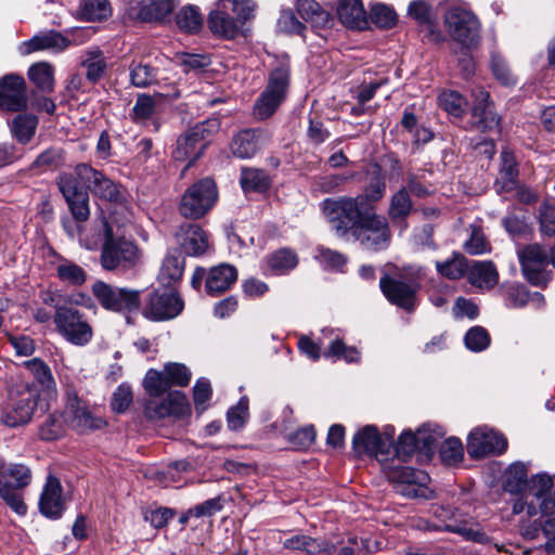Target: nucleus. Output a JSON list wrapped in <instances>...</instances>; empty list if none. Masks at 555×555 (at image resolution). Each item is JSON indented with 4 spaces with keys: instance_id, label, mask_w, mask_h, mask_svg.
<instances>
[{
    "instance_id": "nucleus-49",
    "label": "nucleus",
    "mask_w": 555,
    "mask_h": 555,
    "mask_svg": "<svg viewBox=\"0 0 555 555\" xmlns=\"http://www.w3.org/2000/svg\"><path fill=\"white\" fill-rule=\"evenodd\" d=\"M112 9L108 0H81L79 16L86 21H101L111 15Z\"/></svg>"
},
{
    "instance_id": "nucleus-56",
    "label": "nucleus",
    "mask_w": 555,
    "mask_h": 555,
    "mask_svg": "<svg viewBox=\"0 0 555 555\" xmlns=\"http://www.w3.org/2000/svg\"><path fill=\"white\" fill-rule=\"evenodd\" d=\"M1 475L5 479L13 481V487L17 489H25L30 485L33 479L30 468L24 464H11L7 468L3 467Z\"/></svg>"
},
{
    "instance_id": "nucleus-39",
    "label": "nucleus",
    "mask_w": 555,
    "mask_h": 555,
    "mask_svg": "<svg viewBox=\"0 0 555 555\" xmlns=\"http://www.w3.org/2000/svg\"><path fill=\"white\" fill-rule=\"evenodd\" d=\"M518 178V168L516 157L513 152L503 150L501 153V167L496 184L499 192L511 191L516 186Z\"/></svg>"
},
{
    "instance_id": "nucleus-47",
    "label": "nucleus",
    "mask_w": 555,
    "mask_h": 555,
    "mask_svg": "<svg viewBox=\"0 0 555 555\" xmlns=\"http://www.w3.org/2000/svg\"><path fill=\"white\" fill-rule=\"evenodd\" d=\"M240 183L245 192H263L269 188L270 180L262 169L243 168Z\"/></svg>"
},
{
    "instance_id": "nucleus-1",
    "label": "nucleus",
    "mask_w": 555,
    "mask_h": 555,
    "mask_svg": "<svg viewBox=\"0 0 555 555\" xmlns=\"http://www.w3.org/2000/svg\"><path fill=\"white\" fill-rule=\"evenodd\" d=\"M57 185L73 217L80 222L88 220L90 216L89 195L85 186L94 196L106 202L117 203L122 197L118 184L87 164L77 165L72 173H62Z\"/></svg>"
},
{
    "instance_id": "nucleus-2",
    "label": "nucleus",
    "mask_w": 555,
    "mask_h": 555,
    "mask_svg": "<svg viewBox=\"0 0 555 555\" xmlns=\"http://www.w3.org/2000/svg\"><path fill=\"white\" fill-rule=\"evenodd\" d=\"M507 492L516 494L512 502L514 514L526 513L529 517L551 516L555 512V477L537 474L527 479L526 466H509L504 485Z\"/></svg>"
},
{
    "instance_id": "nucleus-24",
    "label": "nucleus",
    "mask_w": 555,
    "mask_h": 555,
    "mask_svg": "<svg viewBox=\"0 0 555 555\" xmlns=\"http://www.w3.org/2000/svg\"><path fill=\"white\" fill-rule=\"evenodd\" d=\"M412 526L423 531H449L462 535L467 541L478 543H486L488 541L487 534L480 529L479 525L475 521L462 520L460 524L456 521L446 522L444 525H436L424 518H417L413 521Z\"/></svg>"
},
{
    "instance_id": "nucleus-20",
    "label": "nucleus",
    "mask_w": 555,
    "mask_h": 555,
    "mask_svg": "<svg viewBox=\"0 0 555 555\" xmlns=\"http://www.w3.org/2000/svg\"><path fill=\"white\" fill-rule=\"evenodd\" d=\"M521 271L526 280L535 286L546 285L543 272L548 263V253L539 244H530L518 253Z\"/></svg>"
},
{
    "instance_id": "nucleus-30",
    "label": "nucleus",
    "mask_w": 555,
    "mask_h": 555,
    "mask_svg": "<svg viewBox=\"0 0 555 555\" xmlns=\"http://www.w3.org/2000/svg\"><path fill=\"white\" fill-rule=\"evenodd\" d=\"M159 96L139 94L132 107L130 117L137 125L151 128L157 132L162 127V121L157 116V102Z\"/></svg>"
},
{
    "instance_id": "nucleus-59",
    "label": "nucleus",
    "mask_w": 555,
    "mask_h": 555,
    "mask_svg": "<svg viewBox=\"0 0 555 555\" xmlns=\"http://www.w3.org/2000/svg\"><path fill=\"white\" fill-rule=\"evenodd\" d=\"M464 341L467 349L480 352L490 346L491 337L482 326H474L465 334Z\"/></svg>"
},
{
    "instance_id": "nucleus-37",
    "label": "nucleus",
    "mask_w": 555,
    "mask_h": 555,
    "mask_svg": "<svg viewBox=\"0 0 555 555\" xmlns=\"http://www.w3.org/2000/svg\"><path fill=\"white\" fill-rule=\"evenodd\" d=\"M38 127V118L33 114H18L9 121V129L13 139L21 144H27L34 138Z\"/></svg>"
},
{
    "instance_id": "nucleus-23",
    "label": "nucleus",
    "mask_w": 555,
    "mask_h": 555,
    "mask_svg": "<svg viewBox=\"0 0 555 555\" xmlns=\"http://www.w3.org/2000/svg\"><path fill=\"white\" fill-rule=\"evenodd\" d=\"M436 439L431 435H427L426 429H420L417 434L412 431H403L398 439L396 446L392 444V456L386 465H400V463L408 462L420 444L423 448L431 449Z\"/></svg>"
},
{
    "instance_id": "nucleus-3",
    "label": "nucleus",
    "mask_w": 555,
    "mask_h": 555,
    "mask_svg": "<svg viewBox=\"0 0 555 555\" xmlns=\"http://www.w3.org/2000/svg\"><path fill=\"white\" fill-rule=\"evenodd\" d=\"M424 271L420 267H404L396 275L384 274L379 280V288L389 302L405 311H413L417 305V292Z\"/></svg>"
},
{
    "instance_id": "nucleus-7",
    "label": "nucleus",
    "mask_w": 555,
    "mask_h": 555,
    "mask_svg": "<svg viewBox=\"0 0 555 555\" xmlns=\"http://www.w3.org/2000/svg\"><path fill=\"white\" fill-rule=\"evenodd\" d=\"M361 201L362 198L357 196H340L337 198H326L321 203L325 218L336 230L337 234H346L348 230H351V227H356L366 214H370Z\"/></svg>"
},
{
    "instance_id": "nucleus-42",
    "label": "nucleus",
    "mask_w": 555,
    "mask_h": 555,
    "mask_svg": "<svg viewBox=\"0 0 555 555\" xmlns=\"http://www.w3.org/2000/svg\"><path fill=\"white\" fill-rule=\"evenodd\" d=\"M328 333L333 337L328 348L323 352L325 358L335 360L344 359L348 363L358 362L360 360V351L356 347L347 346L334 330H330Z\"/></svg>"
},
{
    "instance_id": "nucleus-35",
    "label": "nucleus",
    "mask_w": 555,
    "mask_h": 555,
    "mask_svg": "<svg viewBox=\"0 0 555 555\" xmlns=\"http://www.w3.org/2000/svg\"><path fill=\"white\" fill-rule=\"evenodd\" d=\"M520 532L527 540H538L540 534H543L546 539V552L555 553V517L548 518L544 522L534 520L529 525H521Z\"/></svg>"
},
{
    "instance_id": "nucleus-28",
    "label": "nucleus",
    "mask_w": 555,
    "mask_h": 555,
    "mask_svg": "<svg viewBox=\"0 0 555 555\" xmlns=\"http://www.w3.org/2000/svg\"><path fill=\"white\" fill-rule=\"evenodd\" d=\"M70 40L55 30L40 33L20 46L21 54L28 55L37 51L60 53L67 49Z\"/></svg>"
},
{
    "instance_id": "nucleus-62",
    "label": "nucleus",
    "mask_w": 555,
    "mask_h": 555,
    "mask_svg": "<svg viewBox=\"0 0 555 555\" xmlns=\"http://www.w3.org/2000/svg\"><path fill=\"white\" fill-rule=\"evenodd\" d=\"M463 248L469 255H481L490 251V244L479 227L470 225V235Z\"/></svg>"
},
{
    "instance_id": "nucleus-36",
    "label": "nucleus",
    "mask_w": 555,
    "mask_h": 555,
    "mask_svg": "<svg viewBox=\"0 0 555 555\" xmlns=\"http://www.w3.org/2000/svg\"><path fill=\"white\" fill-rule=\"evenodd\" d=\"M337 15L349 28H362L366 24V15L360 0H339Z\"/></svg>"
},
{
    "instance_id": "nucleus-40",
    "label": "nucleus",
    "mask_w": 555,
    "mask_h": 555,
    "mask_svg": "<svg viewBox=\"0 0 555 555\" xmlns=\"http://www.w3.org/2000/svg\"><path fill=\"white\" fill-rule=\"evenodd\" d=\"M386 193V181L378 170L371 173L363 194L357 195L362 198L361 203L370 211L375 212L374 203L380 201Z\"/></svg>"
},
{
    "instance_id": "nucleus-31",
    "label": "nucleus",
    "mask_w": 555,
    "mask_h": 555,
    "mask_svg": "<svg viewBox=\"0 0 555 555\" xmlns=\"http://www.w3.org/2000/svg\"><path fill=\"white\" fill-rule=\"evenodd\" d=\"M267 141V134L264 130L245 129L234 135L230 144L231 153L238 158H250Z\"/></svg>"
},
{
    "instance_id": "nucleus-55",
    "label": "nucleus",
    "mask_w": 555,
    "mask_h": 555,
    "mask_svg": "<svg viewBox=\"0 0 555 555\" xmlns=\"http://www.w3.org/2000/svg\"><path fill=\"white\" fill-rule=\"evenodd\" d=\"M57 278L72 285H81L86 282V271L75 262L62 261L56 268Z\"/></svg>"
},
{
    "instance_id": "nucleus-8",
    "label": "nucleus",
    "mask_w": 555,
    "mask_h": 555,
    "mask_svg": "<svg viewBox=\"0 0 555 555\" xmlns=\"http://www.w3.org/2000/svg\"><path fill=\"white\" fill-rule=\"evenodd\" d=\"M54 324L57 333L74 346H86L93 339V326L80 310L60 306L55 308Z\"/></svg>"
},
{
    "instance_id": "nucleus-33",
    "label": "nucleus",
    "mask_w": 555,
    "mask_h": 555,
    "mask_svg": "<svg viewBox=\"0 0 555 555\" xmlns=\"http://www.w3.org/2000/svg\"><path fill=\"white\" fill-rule=\"evenodd\" d=\"M474 105L472 115L478 129L492 130L499 126L500 118L493 112L492 105L489 102V93L482 88L473 91Z\"/></svg>"
},
{
    "instance_id": "nucleus-9",
    "label": "nucleus",
    "mask_w": 555,
    "mask_h": 555,
    "mask_svg": "<svg viewBox=\"0 0 555 555\" xmlns=\"http://www.w3.org/2000/svg\"><path fill=\"white\" fill-rule=\"evenodd\" d=\"M37 400V391L27 384L11 388L0 413L1 423L9 427L27 424L34 415Z\"/></svg>"
},
{
    "instance_id": "nucleus-61",
    "label": "nucleus",
    "mask_w": 555,
    "mask_h": 555,
    "mask_svg": "<svg viewBox=\"0 0 555 555\" xmlns=\"http://www.w3.org/2000/svg\"><path fill=\"white\" fill-rule=\"evenodd\" d=\"M249 416L248 399L243 397L237 404L231 408L227 414L228 427L232 430H240L244 427Z\"/></svg>"
},
{
    "instance_id": "nucleus-64",
    "label": "nucleus",
    "mask_w": 555,
    "mask_h": 555,
    "mask_svg": "<svg viewBox=\"0 0 555 555\" xmlns=\"http://www.w3.org/2000/svg\"><path fill=\"white\" fill-rule=\"evenodd\" d=\"M130 79L133 86L145 88L156 79L155 69L147 64H135L131 68Z\"/></svg>"
},
{
    "instance_id": "nucleus-10",
    "label": "nucleus",
    "mask_w": 555,
    "mask_h": 555,
    "mask_svg": "<svg viewBox=\"0 0 555 555\" xmlns=\"http://www.w3.org/2000/svg\"><path fill=\"white\" fill-rule=\"evenodd\" d=\"M384 470L397 493L411 499L433 498L434 492L427 487L429 476L425 472L399 464L385 465Z\"/></svg>"
},
{
    "instance_id": "nucleus-32",
    "label": "nucleus",
    "mask_w": 555,
    "mask_h": 555,
    "mask_svg": "<svg viewBox=\"0 0 555 555\" xmlns=\"http://www.w3.org/2000/svg\"><path fill=\"white\" fill-rule=\"evenodd\" d=\"M207 24L215 36L223 39H233L241 29L240 21L230 15L225 0H220L218 8L209 13Z\"/></svg>"
},
{
    "instance_id": "nucleus-18",
    "label": "nucleus",
    "mask_w": 555,
    "mask_h": 555,
    "mask_svg": "<svg viewBox=\"0 0 555 555\" xmlns=\"http://www.w3.org/2000/svg\"><path fill=\"white\" fill-rule=\"evenodd\" d=\"M163 395H149L144 405V415L151 421L163 420L168 416L181 417L190 410L189 401L181 391H170Z\"/></svg>"
},
{
    "instance_id": "nucleus-54",
    "label": "nucleus",
    "mask_w": 555,
    "mask_h": 555,
    "mask_svg": "<svg viewBox=\"0 0 555 555\" xmlns=\"http://www.w3.org/2000/svg\"><path fill=\"white\" fill-rule=\"evenodd\" d=\"M173 10L172 0H154L147 8L139 13V20L142 22H159L168 16Z\"/></svg>"
},
{
    "instance_id": "nucleus-44",
    "label": "nucleus",
    "mask_w": 555,
    "mask_h": 555,
    "mask_svg": "<svg viewBox=\"0 0 555 555\" xmlns=\"http://www.w3.org/2000/svg\"><path fill=\"white\" fill-rule=\"evenodd\" d=\"M82 66L86 68L88 80L96 82L104 75L107 63L103 52L99 48L93 47L85 52Z\"/></svg>"
},
{
    "instance_id": "nucleus-50",
    "label": "nucleus",
    "mask_w": 555,
    "mask_h": 555,
    "mask_svg": "<svg viewBox=\"0 0 555 555\" xmlns=\"http://www.w3.org/2000/svg\"><path fill=\"white\" fill-rule=\"evenodd\" d=\"M24 365L37 380V383L47 390L55 389V380L49 365L39 358L25 361Z\"/></svg>"
},
{
    "instance_id": "nucleus-45",
    "label": "nucleus",
    "mask_w": 555,
    "mask_h": 555,
    "mask_svg": "<svg viewBox=\"0 0 555 555\" xmlns=\"http://www.w3.org/2000/svg\"><path fill=\"white\" fill-rule=\"evenodd\" d=\"M176 23L180 30L196 34L202 29L204 22L197 7L185 5L177 12Z\"/></svg>"
},
{
    "instance_id": "nucleus-14",
    "label": "nucleus",
    "mask_w": 555,
    "mask_h": 555,
    "mask_svg": "<svg viewBox=\"0 0 555 555\" xmlns=\"http://www.w3.org/2000/svg\"><path fill=\"white\" fill-rule=\"evenodd\" d=\"M192 377L191 371L182 363L169 362L163 371L150 369L143 379L147 395H164L170 387H185Z\"/></svg>"
},
{
    "instance_id": "nucleus-26",
    "label": "nucleus",
    "mask_w": 555,
    "mask_h": 555,
    "mask_svg": "<svg viewBox=\"0 0 555 555\" xmlns=\"http://www.w3.org/2000/svg\"><path fill=\"white\" fill-rule=\"evenodd\" d=\"M176 241L188 256H202L209 248L207 233L196 223H183L176 232Z\"/></svg>"
},
{
    "instance_id": "nucleus-17",
    "label": "nucleus",
    "mask_w": 555,
    "mask_h": 555,
    "mask_svg": "<svg viewBox=\"0 0 555 555\" xmlns=\"http://www.w3.org/2000/svg\"><path fill=\"white\" fill-rule=\"evenodd\" d=\"M184 304L173 291L155 289L149 294L142 314L151 321H167L178 317L183 310Z\"/></svg>"
},
{
    "instance_id": "nucleus-16",
    "label": "nucleus",
    "mask_w": 555,
    "mask_h": 555,
    "mask_svg": "<svg viewBox=\"0 0 555 555\" xmlns=\"http://www.w3.org/2000/svg\"><path fill=\"white\" fill-rule=\"evenodd\" d=\"M352 448L358 456H374L385 467L391 453L392 437L380 435L377 427L367 425L353 436Z\"/></svg>"
},
{
    "instance_id": "nucleus-13",
    "label": "nucleus",
    "mask_w": 555,
    "mask_h": 555,
    "mask_svg": "<svg viewBox=\"0 0 555 555\" xmlns=\"http://www.w3.org/2000/svg\"><path fill=\"white\" fill-rule=\"evenodd\" d=\"M218 197L217 186L209 178L202 179L190 186L181 198L180 214L190 219L203 217L215 205Z\"/></svg>"
},
{
    "instance_id": "nucleus-27",
    "label": "nucleus",
    "mask_w": 555,
    "mask_h": 555,
    "mask_svg": "<svg viewBox=\"0 0 555 555\" xmlns=\"http://www.w3.org/2000/svg\"><path fill=\"white\" fill-rule=\"evenodd\" d=\"M205 276L204 269H197L193 282L196 278L203 279ZM237 280V270L235 267L227 263H222L210 268L206 274V292L209 295H219L228 291Z\"/></svg>"
},
{
    "instance_id": "nucleus-57",
    "label": "nucleus",
    "mask_w": 555,
    "mask_h": 555,
    "mask_svg": "<svg viewBox=\"0 0 555 555\" xmlns=\"http://www.w3.org/2000/svg\"><path fill=\"white\" fill-rule=\"evenodd\" d=\"M439 106L454 117H461L466 108V100L456 91H443L439 98Z\"/></svg>"
},
{
    "instance_id": "nucleus-19",
    "label": "nucleus",
    "mask_w": 555,
    "mask_h": 555,
    "mask_svg": "<svg viewBox=\"0 0 555 555\" xmlns=\"http://www.w3.org/2000/svg\"><path fill=\"white\" fill-rule=\"evenodd\" d=\"M65 418L72 428L81 434L101 429L106 425L102 417L89 411L87 404L75 392H67Z\"/></svg>"
},
{
    "instance_id": "nucleus-60",
    "label": "nucleus",
    "mask_w": 555,
    "mask_h": 555,
    "mask_svg": "<svg viewBox=\"0 0 555 555\" xmlns=\"http://www.w3.org/2000/svg\"><path fill=\"white\" fill-rule=\"evenodd\" d=\"M184 271V260L178 256H168L165 258L162 269L160 279L167 283L179 281Z\"/></svg>"
},
{
    "instance_id": "nucleus-52",
    "label": "nucleus",
    "mask_w": 555,
    "mask_h": 555,
    "mask_svg": "<svg viewBox=\"0 0 555 555\" xmlns=\"http://www.w3.org/2000/svg\"><path fill=\"white\" fill-rule=\"evenodd\" d=\"M531 299L543 300V296L538 292L530 295L525 286L516 284L511 285L505 289L504 301L505 306L508 308H522Z\"/></svg>"
},
{
    "instance_id": "nucleus-34",
    "label": "nucleus",
    "mask_w": 555,
    "mask_h": 555,
    "mask_svg": "<svg viewBox=\"0 0 555 555\" xmlns=\"http://www.w3.org/2000/svg\"><path fill=\"white\" fill-rule=\"evenodd\" d=\"M466 275L469 284L479 289L489 291L499 282V272L492 261H472Z\"/></svg>"
},
{
    "instance_id": "nucleus-29",
    "label": "nucleus",
    "mask_w": 555,
    "mask_h": 555,
    "mask_svg": "<svg viewBox=\"0 0 555 555\" xmlns=\"http://www.w3.org/2000/svg\"><path fill=\"white\" fill-rule=\"evenodd\" d=\"M62 485L54 476L47 478L39 500V509L48 518L57 519L64 512Z\"/></svg>"
},
{
    "instance_id": "nucleus-25",
    "label": "nucleus",
    "mask_w": 555,
    "mask_h": 555,
    "mask_svg": "<svg viewBox=\"0 0 555 555\" xmlns=\"http://www.w3.org/2000/svg\"><path fill=\"white\" fill-rule=\"evenodd\" d=\"M339 543L338 540L319 539L305 533H296L283 541V547L289 551L304 552L307 555H333Z\"/></svg>"
},
{
    "instance_id": "nucleus-11",
    "label": "nucleus",
    "mask_w": 555,
    "mask_h": 555,
    "mask_svg": "<svg viewBox=\"0 0 555 555\" xmlns=\"http://www.w3.org/2000/svg\"><path fill=\"white\" fill-rule=\"evenodd\" d=\"M351 233L360 246L369 251L386 249L391 240L387 219L376 212L366 214L356 227H351Z\"/></svg>"
},
{
    "instance_id": "nucleus-6",
    "label": "nucleus",
    "mask_w": 555,
    "mask_h": 555,
    "mask_svg": "<svg viewBox=\"0 0 555 555\" xmlns=\"http://www.w3.org/2000/svg\"><path fill=\"white\" fill-rule=\"evenodd\" d=\"M221 121L217 117L208 118L184 131L176 141L172 157L178 162H189L188 169L199 158L210 139L220 130Z\"/></svg>"
},
{
    "instance_id": "nucleus-51",
    "label": "nucleus",
    "mask_w": 555,
    "mask_h": 555,
    "mask_svg": "<svg viewBox=\"0 0 555 555\" xmlns=\"http://www.w3.org/2000/svg\"><path fill=\"white\" fill-rule=\"evenodd\" d=\"M370 20L378 28L389 29L398 22L396 11L388 4L375 2L370 9Z\"/></svg>"
},
{
    "instance_id": "nucleus-4",
    "label": "nucleus",
    "mask_w": 555,
    "mask_h": 555,
    "mask_svg": "<svg viewBox=\"0 0 555 555\" xmlns=\"http://www.w3.org/2000/svg\"><path fill=\"white\" fill-rule=\"evenodd\" d=\"M140 260L138 246L130 240L114 232L112 224H104V242L100 263L103 270L124 273L134 268Z\"/></svg>"
},
{
    "instance_id": "nucleus-53",
    "label": "nucleus",
    "mask_w": 555,
    "mask_h": 555,
    "mask_svg": "<svg viewBox=\"0 0 555 555\" xmlns=\"http://www.w3.org/2000/svg\"><path fill=\"white\" fill-rule=\"evenodd\" d=\"M412 210V201L405 188L397 191L390 199L388 215L392 220L406 218Z\"/></svg>"
},
{
    "instance_id": "nucleus-22",
    "label": "nucleus",
    "mask_w": 555,
    "mask_h": 555,
    "mask_svg": "<svg viewBox=\"0 0 555 555\" xmlns=\"http://www.w3.org/2000/svg\"><path fill=\"white\" fill-rule=\"evenodd\" d=\"M27 108V89L25 79L10 74L0 80V109L22 112Z\"/></svg>"
},
{
    "instance_id": "nucleus-46",
    "label": "nucleus",
    "mask_w": 555,
    "mask_h": 555,
    "mask_svg": "<svg viewBox=\"0 0 555 555\" xmlns=\"http://www.w3.org/2000/svg\"><path fill=\"white\" fill-rule=\"evenodd\" d=\"M28 78L43 92H51L54 88L53 67L46 62L31 65L28 69Z\"/></svg>"
},
{
    "instance_id": "nucleus-21",
    "label": "nucleus",
    "mask_w": 555,
    "mask_h": 555,
    "mask_svg": "<svg viewBox=\"0 0 555 555\" xmlns=\"http://www.w3.org/2000/svg\"><path fill=\"white\" fill-rule=\"evenodd\" d=\"M506 448V438L492 429L476 428L468 436L467 452L473 459L501 454Z\"/></svg>"
},
{
    "instance_id": "nucleus-48",
    "label": "nucleus",
    "mask_w": 555,
    "mask_h": 555,
    "mask_svg": "<svg viewBox=\"0 0 555 555\" xmlns=\"http://www.w3.org/2000/svg\"><path fill=\"white\" fill-rule=\"evenodd\" d=\"M468 263L465 257L454 253L453 256L446 261H437L436 269L438 273L449 280H459L467 274Z\"/></svg>"
},
{
    "instance_id": "nucleus-12",
    "label": "nucleus",
    "mask_w": 555,
    "mask_h": 555,
    "mask_svg": "<svg viewBox=\"0 0 555 555\" xmlns=\"http://www.w3.org/2000/svg\"><path fill=\"white\" fill-rule=\"evenodd\" d=\"M94 298L102 308L113 312H134L141 306V292L128 287H116L104 281H95L91 286Z\"/></svg>"
},
{
    "instance_id": "nucleus-5",
    "label": "nucleus",
    "mask_w": 555,
    "mask_h": 555,
    "mask_svg": "<svg viewBox=\"0 0 555 555\" xmlns=\"http://www.w3.org/2000/svg\"><path fill=\"white\" fill-rule=\"evenodd\" d=\"M291 81V69L287 63H280L268 75L267 86L253 106L256 120L270 118L285 101Z\"/></svg>"
},
{
    "instance_id": "nucleus-15",
    "label": "nucleus",
    "mask_w": 555,
    "mask_h": 555,
    "mask_svg": "<svg viewBox=\"0 0 555 555\" xmlns=\"http://www.w3.org/2000/svg\"><path fill=\"white\" fill-rule=\"evenodd\" d=\"M444 24L450 36L463 48L477 44L480 24L476 15L461 7H453L444 14Z\"/></svg>"
},
{
    "instance_id": "nucleus-43",
    "label": "nucleus",
    "mask_w": 555,
    "mask_h": 555,
    "mask_svg": "<svg viewBox=\"0 0 555 555\" xmlns=\"http://www.w3.org/2000/svg\"><path fill=\"white\" fill-rule=\"evenodd\" d=\"M297 12L313 27H325L331 22L330 14L314 0H298Z\"/></svg>"
},
{
    "instance_id": "nucleus-58",
    "label": "nucleus",
    "mask_w": 555,
    "mask_h": 555,
    "mask_svg": "<svg viewBox=\"0 0 555 555\" xmlns=\"http://www.w3.org/2000/svg\"><path fill=\"white\" fill-rule=\"evenodd\" d=\"M441 461L447 465H454L462 461L464 455L463 444L460 439L450 437L440 446Z\"/></svg>"
},
{
    "instance_id": "nucleus-63",
    "label": "nucleus",
    "mask_w": 555,
    "mask_h": 555,
    "mask_svg": "<svg viewBox=\"0 0 555 555\" xmlns=\"http://www.w3.org/2000/svg\"><path fill=\"white\" fill-rule=\"evenodd\" d=\"M408 14L418 25L429 27L434 23L431 7L423 0L412 1L408 8Z\"/></svg>"
},
{
    "instance_id": "nucleus-41",
    "label": "nucleus",
    "mask_w": 555,
    "mask_h": 555,
    "mask_svg": "<svg viewBox=\"0 0 555 555\" xmlns=\"http://www.w3.org/2000/svg\"><path fill=\"white\" fill-rule=\"evenodd\" d=\"M24 490L13 487V481L0 478V498L5 505L18 516L27 513V505L24 502Z\"/></svg>"
},
{
    "instance_id": "nucleus-38",
    "label": "nucleus",
    "mask_w": 555,
    "mask_h": 555,
    "mask_svg": "<svg viewBox=\"0 0 555 555\" xmlns=\"http://www.w3.org/2000/svg\"><path fill=\"white\" fill-rule=\"evenodd\" d=\"M267 268L274 274H287L294 270L299 262L298 255L291 248H280L264 259Z\"/></svg>"
}]
</instances>
